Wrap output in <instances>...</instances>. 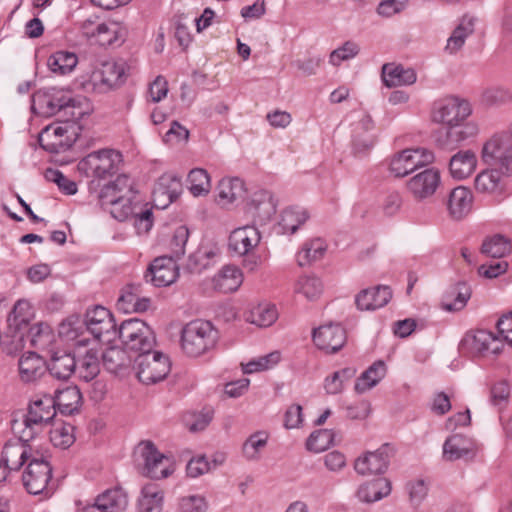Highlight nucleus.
Masks as SVG:
<instances>
[{
  "mask_svg": "<svg viewBox=\"0 0 512 512\" xmlns=\"http://www.w3.org/2000/svg\"><path fill=\"white\" fill-rule=\"evenodd\" d=\"M511 251L510 239L501 234L486 237L481 245V253L492 258H503Z\"/></svg>",
  "mask_w": 512,
  "mask_h": 512,
  "instance_id": "obj_43",
  "label": "nucleus"
},
{
  "mask_svg": "<svg viewBox=\"0 0 512 512\" xmlns=\"http://www.w3.org/2000/svg\"><path fill=\"white\" fill-rule=\"evenodd\" d=\"M309 218L308 212L301 207H289L281 213L279 228L283 234H294Z\"/></svg>",
  "mask_w": 512,
  "mask_h": 512,
  "instance_id": "obj_40",
  "label": "nucleus"
},
{
  "mask_svg": "<svg viewBox=\"0 0 512 512\" xmlns=\"http://www.w3.org/2000/svg\"><path fill=\"white\" fill-rule=\"evenodd\" d=\"M472 295L471 286L465 281L450 284L442 295L440 306L447 312L463 310Z\"/></svg>",
  "mask_w": 512,
  "mask_h": 512,
  "instance_id": "obj_25",
  "label": "nucleus"
},
{
  "mask_svg": "<svg viewBox=\"0 0 512 512\" xmlns=\"http://www.w3.org/2000/svg\"><path fill=\"white\" fill-rule=\"evenodd\" d=\"M278 318L276 306L271 303H259L246 314V321L258 327H269Z\"/></svg>",
  "mask_w": 512,
  "mask_h": 512,
  "instance_id": "obj_39",
  "label": "nucleus"
},
{
  "mask_svg": "<svg viewBox=\"0 0 512 512\" xmlns=\"http://www.w3.org/2000/svg\"><path fill=\"white\" fill-rule=\"evenodd\" d=\"M392 298L389 286L378 285L371 289H364L355 298L359 310H376L384 307Z\"/></svg>",
  "mask_w": 512,
  "mask_h": 512,
  "instance_id": "obj_27",
  "label": "nucleus"
},
{
  "mask_svg": "<svg viewBox=\"0 0 512 512\" xmlns=\"http://www.w3.org/2000/svg\"><path fill=\"white\" fill-rule=\"evenodd\" d=\"M188 238V228L184 225L177 227L170 241L171 254L167 256L172 257V259H174L175 261L180 259L185 254V246L188 241Z\"/></svg>",
  "mask_w": 512,
  "mask_h": 512,
  "instance_id": "obj_57",
  "label": "nucleus"
},
{
  "mask_svg": "<svg viewBox=\"0 0 512 512\" xmlns=\"http://www.w3.org/2000/svg\"><path fill=\"white\" fill-rule=\"evenodd\" d=\"M504 343L502 337L487 330L467 333L461 340L459 349L471 357H489L500 354Z\"/></svg>",
  "mask_w": 512,
  "mask_h": 512,
  "instance_id": "obj_14",
  "label": "nucleus"
},
{
  "mask_svg": "<svg viewBox=\"0 0 512 512\" xmlns=\"http://www.w3.org/2000/svg\"><path fill=\"white\" fill-rule=\"evenodd\" d=\"M179 268L172 257L162 256L156 258L144 274L146 283L154 286H168L176 281Z\"/></svg>",
  "mask_w": 512,
  "mask_h": 512,
  "instance_id": "obj_17",
  "label": "nucleus"
},
{
  "mask_svg": "<svg viewBox=\"0 0 512 512\" xmlns=\"http://www.w3.org/2000/svg\"><path fill=\"white\" fill-rule=\"evenodd\" d=\"M242 282V272L234 265L224 266L213 278L214 289L222 293L235 292Z\"/></svg>",
  "mask_w": 512,
  "mask_h": 512,
  "instance_id": "obj_32",
  "label": "nucleus"
},
{
  "mask_svg": "<svg viewBox=\"0 0 512 512\" xmlns=\"http://www.w3.org/2000/svg\"><path fill=\"white\" fill-rule=\"evenodd\" d=\"M382 80L387 87L412 85L417 80L414 69L404 68L402 65L384 64L382 67Z\"/></svg>",
  "mask_w": 512,
  "mask_h": 512,
  "instance_id": "obj_30",
  "label": "nucleus"
},
{
  "mask_svg": "<svg viewBox=\"0 0 512 512\" xmlns=\"http://www.w3.org/2000/svg\"><path fill=\"white\" fill-rule=\"evenodd\" d=\"M356 373L357 370L354 367H345L333 372L324 379L323 386L325 392L328 395H337L342 393L345 384L354 378Z\"/></svg>",
  "mask_w": 512,
  "mask_h": 512,
  "instance_id": "obj_44",
  "label": "nucleus"
},
{
  "mask_svg": "<svg viewBox=\"0 0 512 512\" xmlns=\"http://www.w3.org/2000/svg\"><path fill=\"white\" fill-rule=\"evenodd\" d=\"M476 165L475 153L472 150H461L451 157L449 171L454 179L462 180L473 173Z\"/></svg>",
  "mask_w": 512,
  "mask_h": 512,
  "instance_id": "obj_31",
  "label": "nucleus"
},
{
  "mask_svg": "<svg viewBox=\"0 0 512 512\" xmlns=\"http://www.w3.org/2000/svg\"><path fill=\"white\" fill-rule=\"evenodd\" d=\"M80 125L71 123L51 124L45 127L38 137L39 145L50 153H62L67 151L76 142Z\"/></svg>",
  "mask_w": 512,
  "mask_h": 512,
  "instance_id": "obj_11",
  "label": "nucleus"
},
{
  "mask_svg": "<svg viewBox=\"0 0 512 512\" xmlns=\"http://www.w3.org/2000/svg\"><path fill=\"white\" fill-rule=\"evenodd\" d=\"M326 251V245L320 238L312 239L303 244L297 253L296 260L299 266L304 267L321 259Z\"/></svg>",
  "mask_w": 512,
  "mask_h": 512,
  "instance_id": "obj_46",
  "label": "nucleus"
},
{
  "mask_svg": "<svg viewBox=\"0 0 512 512\" xmlns=\"http://www.w3.org/2000/svg\"><path fill=\"white\" fill-rule=\"evenodd\" d=\"M312 337L319 349L333 354L344 346L346 331L340 324H327L314 329Z\"/></svg>",
  "mask_w": 512,
  "mask_h": 512,
  "instance_id": "obj_20",
  "label": "nucleus"
},
{
  "mask_svg": "<svg viewBox=\"0 0 512 512\" xmlns=\"http://www.w3.org/2000/svg\"><path fill=\"white\" fill-rule=\"evenodd\" d=\"M133 212L129 215L134 219V226L139 234L147 233L153 226V213L150 208L143 207L139 195L132 202Z\"/></svg>",
  "mask_w": 512,
  "mask_h": 512,
  "instance_id": "obj_50",
  "label": "nucleus"
},
{
  "mask_svg": "<svg viewBox=\"0 0 512 512\" xmlns=\"http://www.w3.org/2000/svg\"><path fill=\"white\" fill-rule=\"evenodd\" d=\"M47 369L54 378L67 380L76 370L75 357L64 351H56L52 354Z\"/></svg>",
  "mask_w": 512,
  "mask_h": 512,
  "instance_id": "obj_33",
  "label": "nucleus"
},
{
  "mask_svg": "<svg viewBox=\"0 0 512 512\" xmlns=\"http://www.w3.org/2000/svg\"><path fill=\"white\" fill-rule=\"evenodd\" d=\"M391 491L390 483L386 479H376L361 485L357 490L360 501L371 503L387 496Z\"/></svg>",
  "mask_w": 512,
  "mask_h": 512,
  "instance_id": "obj_42",
  "label": "nucleus"
},
{
  "mask_svg": "<svg viewBox=\"0 0 512 512\" xmlns=\"http://www.w3.org/2000/svg\"><path fill=\"white\" fill-rule=\"evenodd\" d=\"M211 471V463L204 456L192 458L186 466V472L189 477L196 478Z\"/></svg>",
  "mask_w": 512,
  "mask_h": 512,
  "instance_id": "obj_64",
  "label": "nucleus"
},
{
  "mask_svg": "<svg viewBox=\"0 0 512 512\" xmlns=\"http://www.w3.org/2000/svg\"><path fill=\"white\" fill-rule=\"evenodd\" d=\"M359 51L360 48L355 42L347 41L331 52L329 62L334 66H339L342 61L354 58Z\"/></svg>",
  "mask_w": 512,
  "mask_h": 512,
  "instance_id": "obj_62",
  "label": "nucleus"
},
{
  "mask_svg": "<svg viewBox=\"0 0 512 512\" xmlns=\"http://www.w3.org/2000/svg\"><path fill=\"white\" fill-rule=\"evenodd\" d=\"M141 294V287L139 284H128L126 285L117 301V307L125 313H130L133 302Z\"/></svg>",
  "mask_w": 512,
  "mask_h": 512,
  "instance_id": "obj_63",
  "label": "nucleus"
},
{
  "mask_svg": "<svg viewBox=\"0 0 512 512\" xmlns=\"http://www.w3.org/2000/svg\"><path fill=\"white\" fill-rule=\"evenodd\" d=\"M122 161V154L119 151L104 148L82 158L78 163V170L87 177L105 179L117 173Z\"/></svg>",
  "mask_w": 512,
  "mask_h": 512,
  "instance_id": "obj_8",
  "label": "nucleus"
},
{
  "mask_svg": "<svg viewBox=\"0 0 512 512\" xmlns=\"http://www.w3.org/2000/svg\"><path fill=\"white\" fill-rule=\"evenodd\" d=\"M43 104L47 114L58 115L62 123L75 125H79L78 122L89 115L92 110L86 97L70 96L61 91L45 95Z\"/></svg>",
  "mask_w": 512,
  "mask_h": 512,
  "instance_id": "obj_5",
  "label": "nucleus"
},
{
  "mask_svg": "<svg viewBox=\"0 0 512 512\" xmlns=\"http://www.w3.org/2000/svg\"><path fill=\"white\" fill-rule=\"evenodd\" d=\"M74 426L70 423H60L49 429L50 441L55 447L66 449L75 441Z\"/></svg>",
  "mask_w": 512,
  "mask_h": 512,
  "instance_id": "obj_53",
  "label": "nucleus"
},
{
  "mask_svg": "<svg viewBox=\"0 0 512 512\" xmlns=\"http://www.w3.org/2000/svg\"><path fill=\"white\" fill-rule=\"evenodd\" d=\"M386 375V365L383 361L374 362L356 380L354 389L362 394L375 387Z\"/></svg>",
  "mask_w": 512,
  "mask_h": 512,
  "instance_id": "obj_37",
  "label": "nucleus"
},
{
  "mask_svg": "<svg viewBox=\"0 0 512 512\" xmlns=\"http://www.w3.org/2000/svg\"><path fill=\"white\" fill-rule=\"evenodd\" d=\"M481 159L502 173L512 174V133L496 134L485 142Z\"/></svg>",
  "mask_w": 512,
  "mask_h": 512,
  "instance_id": "obj_12",
  "label": "nucleus"
},
{
  "mask_svg": "<svg viewBox=\"0 0 512 512\" xmlns=\"http://www.w3.org/2000/svg\"><path fill=\"white\" fill-rule=\"evenodd\" d=\"M218 255V249L211 245H200L191 253L186 263V270L190 273H201L209 268Z\"/></svg>",
  "mask_w": 512,
  "mask_h": 512,
  "instance_id": "obj_34",
  "label": "nucleus"
},
{
  "mask_svg": "<svg viewBox=\"0 0 512 512\" xmlns=\"http://www.w3.org/2000/svg\"><path fill=\"white\" fill-rule=\"evenodd\" d=\"M102 361L105 369L113 374L119 373L130 362L127 353L118 347L106 349L102 355Z\"/></svg>",
  "mask_w": 512,
  "mask_h": 512,
  "instance_id": "obj_51",
  "label": "nucleus"
},
{
  "mask_svg": "<svg viewBox=\"0 0 512 512\" xmlns=\"http://www.w3.org/2000/svg\"><path fill=\"white\" fill-rule=\"evenodd\" d=\"M189 190L193 196L207 195L211 189L210 176L202 168L192 169L187 178Z\"/></svg>",
  "mask_w": 512,
  "mask_h": 512,
  "instance_id": "obj_52",
  "label": "nucleus"
},
{
  "mask_svg": "<svg viewBox=\"0 0 512 512\" xmlns=\"http://www.w3.org/2000/svg\"><path fill=\"white\" fill-rule=\"evenodd\" d=\"M56 416L51 395H43L30 401L25 412L13 414L10 421L14 436L22 440H34L48 430Z\"/></svg>",
  "mask_w": 512,
  "mask_h": 512,
  "instance_id": "obj_3",
  "label": "nucleus"
},
{
  "mask_svg": "<svg viewBox=\"0 0 512 512\" xmlns=\"http://www.w3.org/2000/svg\"><path fill=\"white\" fill-rule=\"evenodd\" d=\"M95 193L101 208L108 209L112 217L118 221H125L129 218L133 212L132 202L138 196L134 181L126 174L117 176L114 181L103 185Z\"/></svg>",
  "mask_w": 512,
  "mask_h": 512,
  "instance_id": "obj_4",
  "label": "nucleus"
},
{
  "mask_svg": "<svg viewBox=\"0 0 512 512\" xmlns=\"http://www.w3.org/2000/svg\"><path fill=\"white\" fill-rule=\"evenodd\" d=\"M269 435L266 431H256L251 434L242 445V454L249 461L260 459V453L268 443Z\"/></svg>",
  "mask_w": 512,
  "mask_h": 512,
  "instance_id": "obj_47",
  "label": "nucleus"
},
{
  "mask_svg": "<svg viewBox=\"0 0 512 512\" xmlns=\"http://www.w3.org/2000/svg\"><path fill=\"white\" fill-rule=\"evenodd\" d=\"M45 178L57 184L58 188L66 195L77 193V185L67 178L61 171L49 168L45 172Z\"/></svg>",
  "mask_w": 512,
  "mask_h": 512,
  "instance_id": "obj_60",
  "label": "nucleus"
},
{
  "mask_svg": "<svg viewBox=\"0 0 512 512\" xmlns=\"http://www.w3.org/2000/svg\"><path fill=\"white\" fill-rule=\"evenodd\" d=\"M391 447L384 444L373 452H366L359 456L354 462V470L362 476L384 473L389 465Z\"/></svg>",
  "mask_w": 512,
  "mask_h": 512,
  "instance_id": "obj_16",
  "label": "nucleus"
},
{
  "mask_svg": "<svg viewBox=\"0 0 512 512\" xmlns=\"http://www.w3.org/2000/svg\"><path fill=\"white\" fill-rule=\"evenodd\" d=\"M164 493L155 484H147L142 488L138 504V512H161Z\"/></svg>",
  "mask_w": 512,
  "mask_h": 512,
  "instance_id": "obj_41",
  "label": "nucleus"
},
{
  "mask_svg": "<svg viewBox=\"0 0 512 512\" xmlns=\"http://www.w3.org/2000/svg\"><path fill=\"white\" fill-rule=\"evenodd\" d=\"M128 505L126 493L121 488L109 489L98 495L93 505L84 512H124Z\"/></svg>",
  "mask_w": 512,
  "mask_h": 512,
  "instance_id": "obj_26",
  "label": "nucleus"
},
{
  "mask_svg": "<svg viewBox=\"0 0 512 512\" xmlns=\"http://www.w3.org/2000/svg\"><path fill=\"white\" fill-rule=\"evenodd\" d=\"M473 195L471 191L463 186L454 188L448 199V210L452 218L460 220L472 209Z\"/></svg>",
  "mask_w": 512,
  "mask_h": 512,
  "instance_id": "obj_29",
  "label": "nucleus"
},
{
  "mask_svg": "<svg viewBox=\"0 0 512 512\" xmlns=\"http://www.w3.org/2000/svg\"><path fill=\"white\" fill-rule=\"evenodd\" d=\"M55 410L64 415H72L80 408L82 401V394L76 386H67L63 389H57L54 396Z\"/></svg>",
  "mask_w": 512,
  "mask_h": 512,
  "instance_id": "obj_28",
  "label": "nucleus"
},
{
  "mask_svg": "<svg viewBox=\"0 0 512 512\" xmlns=\"http://www.w3.org/2000/svg\"><path fill=\"white\" fill-rule=\"evenodd\" d=\"M332 441V431L321 429L310 434L306 441V448L311 452L320 453L325 451L332 444Z\"/></svg>",
  "mask_w": 512,
  "mask_h": 512,
  "instance_id": "obj_56",
  "label": "nucleus"
},
{
  "mask_svg": "<svg viewBox=\"0 0 512 512\" xmlns=\"http://www.w3.org/2000/svg\"><path fill=\"white\" fill-rule=\"evenodd\" d=\"M441 182L437 169L427 168L407 181V190L416 200H425L432 197Z\"/></svg>",
  "mask_w": 512,
  "mask_h": 512,
  "instance_id": "obj_18",
  "label": "nucleus"
},
{
  "mask_svg": "<svg viewBox=\"0 0 512 512\" xmlns=\"http://www.w3.org/2000/svg\"><path fill=\"white\" fill-rule=\"evenodd\" d=\"M141 456L144 460V474L152 479L168 477L172 471L165 464L167 458L159 452L151 441L141 443Z\"/></svg>",
  "mask_w": 512,
  "mask_h": 512,
  "instance_id": "obj_22",
  "label": "nucleus"
},
{
  "mask_svg": "<svg viewBox=\"0 0 512 512\" xmlns=\"http://www.w3.org/2000/svg\"><path fill=\"white\" fill-rule=\"evenodd\" d=\"M80 377L85 381L94 379L99 373L98 357L91 350L87 351L79 365Z\"/></svg>",
  "mask_w": 512,
  "mask_h": 512,
  "instance_id": "obj_61",
  "label": "nucleus"
},
{
  "mask_svg": "<svg viewBox=\"0 0 512 512\" xmlns=\"http://www.w3.org/2000/svg\"><path fill=\"white\" fill-rule=\"evenodd\" d=\"M374 122L365 112L359 113L352 124V148L355 154L361 155L369 151L375 144L373 134Z\"/></svg>",
  "mask_w": 512,
  "mask_h": 512,
  "instance_id": "obj_19",
  "label": "nucleus"
},
{
  "mask_svg": "<svg viewBox=\"0 0 512 512\" xmlns=\"http://www.w3.org/2000/svg\"><path fill=\"white\" fill-rule=\"evenodd\" d=\"M19 375L23 382L30 383L37 380L44 372V361L35 352H27L18 362Z\"/></svg>",
  "mask_w": 512,
  "mask_h": 512,
  "instance_id": "obj_35",
  "label": "nucleus"
},
{
  "mask_svg": "<svg viewBox=\"0 0 512 512\" xmlns=\"http://www.w3.org/2000/svg\"><path fill=\"white\" fill-rule=\"evenodd\" d=\"M134 362L139 381L147 385L162 381L171 369L169 357L153 349L138 354Z\"/></svg>",
  "mask_w": 512,
  "mask_h": 512,
  "instance_id": "obj_13",
  "label": "nucleus"
},
{
  "mask_svg": "<svg viewBox=\"0 0 512 512\" xmlns=\"http://www.w3.org/2000/svg\"><path fill=\"white\" fill-rule=\"evenodd\" d=\"M217 330L205 320H193L183 326L180 345L185 355L199 357L215 347Z\"/></svg>",
  "mask_w": 512,
  "mask_h": 512,
  "instance_id": "obj_6",
  "label": "nucleus"
},
{
  "mask_svg": "<svg viewBox=\"0 0 512 512\" xmlns=\"http://www.w3.org/2000/svg\"><path fill=\"white\" fill-rule=\"evenodd\" d=\"M474 31V18L464 16L447 40L446 50L457 52L465 43L466 38Z\"/></svg>",
  "mask_w": 512,
  "mask_h": 512,
  "instance_id": "obj_45",
  "label": "nucleus"
},
{
  "mask_svg": "<svg viewBox=\"0 0 512 512\" xmlns=\"http://www.w3.org/2000/svg\"><path fill=\"white\" fill-rule=\"evenodd\" d=\"M52 466L43 457L31 458L22 474V482L29 494L52 496L56 487L52 482Z\"/></svg>",
  "mask_w": 512,
  "mask_h": 512,
  "instance_id": "obj_9",
  "label": "nucleus"
},
{
  "mask_svg": "<svg viewBox=\"0 0 512 512\" xmlns=\"http://www.w3.org/2000/svg\"><path fill=\"white\" fill-rule=\"evenodd\" d=\"M117 327L112 313L101 305L87 309L84 320L69 317L59 326V335L77 345H86L87 339L82 338L84 331L101 342L110 343L117 339Z\"/></svg>",
  "mask_w": 512,
  "mask_h": 512,
  "instance_id": "obj_1",
  "label": "nucleus"
},
{
  "mask_svg": "<svg viewBox=\"0 0 512 512\" xmlns=\"http://www.w3.org/2000/svg\"><path fill=\"white\" fill-rule=\"evenodd\" d=\"M434 161V154L426 148L405 149L393 156L390 172L395 177H404L419 167Z\"/></svg>",
  "mask_w": 512,
  "mask_h": 512,
  "instance_id": "obj_15",
  "label": "nucleus"
},
{
  "mask_svg": "<svg viewBox=\"0 0 512 512\" xmlns=\"http://www.w3.org/2000/svg\"><path fill=\"white\" fill-rule=\"evenodd\" d=\"M126 81V64L122 61H101L83 83L86 91L106 93L120 87Z\"/></svg>",
  "mask_w": 512,
  "mask_h": 512,
  "instance_id": "obj_7",
  "label": "nucleus"
},
{
  "mask_svg": "<svg viewBox=\"0 0 512 512\" xmlns=\"http://www.w3.org/2000/svg\"><path fill=\"white\" fill-rule=\"evenodd\" d=\"M100 46L120 45L123 42L120 28L116 23H100L94 37Z\"/></svg>",
  "mask_w": 512,
  "mask_h": 512,
  "instance_id": "obj_49",
  "label": "nucleus"
},
{
  "mask_svg": "<svg viewBox=\"0 0 512 512\" xmlns=\"http://www.w3.org/2000/svg\"><path fill=\"white\" fill-rule=\"evenodd\" d=\"M472 113L470 103L457 96H446L434 102L432 118L436 123L449 126L448 138L457 142L475 136L478 128L474 123L462 124Z\"/></svg>",
  "mask_w": 512,
  "mask_h": 512,
  "instance_id": "obj_2",
  "label": "nucleus"
},
{
  "mask_svg": "<svg viewBox=\"0 0 512 512\" xmlns=\"http://www.w3.org/2000/svg\"><path fill=\"white\" fill-rule=\"evenodd\" d=\"M243 182L239 178H224L218 184V201L225 205L236 200L243 193Z\"/></svg>",
  "mask_w": 512,
  "mask_h": 512,
  "instance_id": "obj_48",
  "label": "nucleus"
},
{
  "mask_svg": "<svg viewBox=\"0 0 512 512\" xmlns=\"http://www.w3.org/2000/svg\"><path fill=\"white\" fill-rule=\"evenodd\" d=\"M501 173L496 167L482 171L475 178V189L481 193L494 192L499 186Z\"/></svg>",
  "mask_w": 512,
  "mask_h": 512,
  "instance_id": "obj_54",
  "label": "nucleus"
},
{
  "mask_svg": "<svg viewBox=\"0 0 512 512\" xmlns=\"http://www.w3.org/2000/svg\"><path fill=\"white\" fill-rule=\"evenodd\" d=\"M78 64V56L74 52L59 50L51 54L47 60L50 71L57 75L70 74Z\"/></svg>",
  "mask_w": 512,
  "mask_h": 512,
  "instance_id": "obj_38",
  "label": "nucleus"
},
{
  "mask_svg": "<svg viewBox=\"0 0 512 512\" xmlns=\"http://www.w3.org/2000/svg\"><path fill=\"white\" fill-rule=\"evenodd\" d=\"M117 338L128 350L143 353L152 350L156 344L153 330L144 321L130 318L117 329Z\"/></svg>",
  "mask_w": 512,
  "mask_h": 512,
  "instance_id": "obj_10",
  "label": "nucleus"
},
{
  "mask_svg": "<svg viewBox=\"0 0 512 512\" xmlns=\"http://www.w3.org/2000/svg\"><path fill=\"white\" fill-rule=\"evenodd\" d=\"M261 241V234L254 225L234 229L229 236V249L239 256L248 255Z\"/></svg>",
  "mask_w": 512,
  "mask_h": 512,
  "instance_id": "obj_23",
  "label": "nucleus"
},
{
  "mask_svg": "<svg viewBox=\"0 0 512 512\" xmlns=\"http://www.w3.org/2000/svg\"><path fill=\"white\" fill-rule=\"evenodd\" d=\"M31 440H22L15 436L8 440L2 449V460L11 471H18L25 463L28 464L32 455V448L29 445Z\"/></svg>",
  "mask_w": 512,
  "mask_h": 512,
  "instance_id": "obj_21",
  "label": "nucleus"
},
{
  "mask_svg": "<svg viewBox=\"0 0 512 512\" xmlns=\"http://www.w3.org/2000/svg\"><path fill=\"white\" fill-rule=\"evenodd\" d=\"M251 209L259 222L266 223L276 213L277 202L269 191H261L252 199Z\"/></svg>",
  "mask_w": 512,
  "mask_h": 512,
  "instance_id": "obj_36",
  "label": "nucleus"
},
{
  "mask_svg": "<svg viewBox=\"0 0 512 512\" xmlns=\"http://www.w3.org/2000/svg\"><path fill=\"white\" fill-rule=\"evenodd\" d=\"M477 454L475 441L462 434H453L443 444V457L448 461L472 460Z\"/></svg>",
  "mask_w": 512,
  "mask_h": 512,
  "instance_id": "obj_24",
  "label": "nucleus"
},
{
  "mask_svg": "<svg viewBox=\"0 0 512 512\" xmlns=\"http://www.w3.org/2000/svg\"><path fill=\"white\" fill-rule=\"evenodd\" d=\"M208 502L202 495L183 496L178 501V512H207Z\"/></svg>",
  "mask_w": 512,
  "mask_h": 512,
  "instance_id": "obj_58",
  "label": "nucleus"
},
{
  "mask_svg": "<svg viewBox=\"0 0 512 512\" xmlns=\"http://www.w3.org/2000/svg\"><path fill=\"white\" fill-rule=\"evenodd\" d=\"M323 285L315 276H302L298 279L295 291L302 294L308 300L316 299L322 292Z\"/></svg>",
  "mask_w": 512,
  "mask_h": 512,
  "instance_id": "obj_55",
  "label": "nucleus"
},
{
  "mask_svg": "<svg viewBox=\"0 0 512 512\" xmlns=\"http://www.w3.org/2000/svg\"><path fill=\"white\" fill-rule=\"evenodd\" d=\"M510 396V386L505 381L495 383L490 389L489 402L499 411L504 409Z\"/></svg>",
  "mask_w": 512,
  "mask_h": 512,
  "instance_id": "obj_59",
  "label": "nucleus"
}]
</instances>
